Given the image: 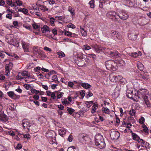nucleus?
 Instances as JSON below:
<instances>
[{
    "instance_id": "f257e3e1",
    "label": "nucleus",
    "mask_w": 151,
    "mask_h": 151,
    "mask_svg": "<svg viewBox=\"0 0 151 151\" xmlns=\"http://www.w3.org/2000/svg\"><path fill=\"white\" fill-rule=\"evenodd\" d=\"M95 143L96 146H99V147L101 148L105 146L103 137L100 134H97L95 136Z\"/></svg>"
},
{
    "instance_id": "f03ea898",
    "label": "nucleus",
    "mask_w": 151,
    "mask_h": 151,
    "mask_svg": "<svg viewBox=\"0 0 151 151\" xmlns=\"http://www.w3.org/2000/svg\"><path fill=\"white\" fill-rule=\"evenodd\" d=\"M105 64L106 68L108 70H111L113 71L116 70V64L113 60H108L105 62Z\"/></svg>"
},
{
    "instance_id": "7ed1b4c3",
    "label": "nucleus",
    "mask_w": 151,
    "mask_h": 151,
    "mask_svg": "<svg viewBox=\"0 0 151 151\" xmlns=\"http://www.w3.org/2000/svg\"><path fill=\"white\" fill-rule=\"evenodd\" d=\"M107 16L114 22H119V20H118V18H117V12L114 11H109L106 14Z\"/></svg>"
},
{
    "instance_id": "20e7f679",
    "label": "nucleus",
    "mask_w": 151,
    "mask_h": 151,
    "mask_svg": "<svg viewBox=\"0 0 151 151\" xmlns=\"http://www.w3.org/2000/svg\"><path fill=\"white\" fill-rule=\"evenodd\" d=\"M128 14L125 12L119 10L117 12V18L119 17L123 20H126L128 18Z\"/></svg>"
},
{
    "instance_id": "39448f33",
    "label": "nucleus",
    "mask_w": 151,
    "mask_h": 151,
    "mask_svg": "<svg viewBox=\"0 0 151 151\" xmlns=\"http://www.w3.org/2000/svg\"><path fill=\"white\" fill-rule=\"evenodd\" d=\"M110 34L111 38L115 40H120L122 39V36L120 33L117 31L112 30Z\"/></svg>"
},
{
    "instance_id": "423d86ee",
    "label": "nucleus",
    "mask_w": 151,
    "mask_h": 151,
    "mask_svg": "<svg viewBox=\"0 0 151 151\" xmlns=\"http://www.w3.org/2000/svg\"><path fill=\"white\" fill-rule=\"evenodd\" d=\"M148 92L146 89H140L137 92V99H141L142 97L145 95H147L148 94Z\"/></svg>"
},
{
    "instance_id": "0eeeda50",
    "label": "nucleus",
    "mask_w": 151,
    "mask_h": 151,
    "mask_svg": "<svg viewBox=\"0 0 151 151\" xmlns=\"http://www.w3.org/2000/svg\"><path fill=\"white\" fill-rule=\"evenodd\" d=\"M126 95L127 97L134 101H135V99H137L136 93L133 92V91L128 90L127 91Z\"/></svg>"
},
{
    "instance_id": "6e6552de",
    "label": "nucleus",
    "mask_w": 151,
    "mask_h": 151,
    "mask_svg": "<svg viewBox=\"0 0 151 151\" xmlns=\"http://www.w3.org/2000/svg\"><path fill=\"white\" fill-rule=\"evenodd\" d=\"M110 137L113 139H117L119 137V133L114 130H111L110 132Z\"/></svg>"
},
{
    "instance_id": "1a4fd4ad",
    "label": "nucleus",
    "mask_w": 151,
    "mask_h": 151,
    "mask_svg": "<svg viewBox=\"0 0 151 151\" xmlns=\"http://www.w3.org/2000/svg\"><path fill=\"white\" fill-rule=\"evenodd\" d=\"M78 137V139L81 142H83L85 141H86L88 139V135L83 133L79 134Z\"/></svg>"
},
{
    "instance_id": "9d476101",
    "label": "nucleus",
    "mask_w": 151,
    "mask_h": 151,
    "mask_svg": "<svg viewBox=\"0 0 151 151\" xmlns=\"http://www.w3.org/2000/svg\"><path fill=\"white\" fill-rule=\"evenodd\" d=\"M22 124L24 129H27L29 131V127L31 126V124L29 121L26 119H23L22 121Z\"/></svg>"
},
{
    "instance_id": "9b49d317",
    "label": "nucleus",
    "mask_w": 151,
    "mask_h": 151,
    "mask_svg": "<svg viewBox=\"0 0 151 151\" xmlns=\"http://www.w3.org/2000/svg\"><path fill=\"white\" fill-rule=\"evenodd\" d=\"M109 79L110 81L112 82H117L118 81V78L120 77V76H116L113 75H111L109 76Z\"/></svg>"
},
{
    "instance_id": "f8f14e48",
    "label": "nucleus",
    "mask_w": 151,
    "mask_h": 151,
    "mask_svg": "<svg viewBox=\"0 0 151 151\" xmlns=\"http://www.w3.org/2000/svg\"><path fill=\"white\" fill-rule=\"evenodd\" d=\"M131 133L132 136V139L134 140L137 141L138 143H139L140 142V141H139L140 139V137L138 136L136 134L133 133L132 131H131L130 132Z\"/></svg>"
},
{
    "instance_id": "ddd939ff",
    "label": "nucleus",
    "mask_w": 151,
    "mask_h": 151,
    "mask_svg": "<svg viewBox=\"0 0 151 151\" xmlns=\"http://www.w3.org/2000/svg\"><path fill=\"white\" fill-rule=\"evenodd\" d=\"M22 45L25 52H28L29 51V44L24 42H22Z\"/></svg>"
},
{
    "instance_id": "4468645a",
    "label": "nucleus",
    "mask_w": 151,
    "mask_h": 151,
    "mask_svg": "<svg viewBox=\"0 0 151 151\" xmlns=\"http://www.w3.org/2000/svg\"><path fill=\"white\" fill-rule=\"evenodd\" d=\"M0 120H1L3 122L6 123L7 122L8 118L7 116L3 113L2 114H0Z\"/></svg>"
},
{
    "instance_id": "2eb2a0df",
    "label": "nucleus",
    "mask_w": 151,
    "mask_h": 151,
    "mask_svg": "<svg viewBox=\"0 0 151 151\" xmlns=\"http://www.w3.org/2000/svg\"><path fill=\"white\" fill-rule=\"evenodd\" d=\"M7 94L11 98L15 99L17 98V95L14 94L13 91H9L7 93Z\"/></svg>"
},
{
    "instance_id": "dca6fc26",
    "label": "nucleus",
    "mask_w": 151,
    "mask_h": 151,
    "mask_svg": "<svg viewBox=\"0 0 151 151\" xmlns=\"http://www.w3.org/2000/svg\"><path fill=\"white\" fill-rule=\"evenodd\" d=\"M22 76H24L25 78H30V74L28 71H24L21 73Z\"/></svg>"
},
{
    "instance_id": "f3484780",
    "label": "nucleus",
    "mask_w": 151,
    "mask_h": 151,
    "mask_svg": "<svg viewBox=\"0 0 151 151\" xmlns=\"http://www.w3.org/2000/svg\"><path fill=\"white\" fill-rule=\"evenodd\" d=\"M42 32L43 33H45L47 31L50 32L49 27L46 25H44L43 27L41 28Z\"/></svg>"
},
{
    "instance_id": "a211bd4d",
    "label": "nucleus",
    "mask_w": 151,
    "mask_h": 151,
    "mask_svg": "<svg viewBox=\"0 0 151 151\" xmlns=\"http://www.w3.org/2000/svg\"><path fill=\"white\" fill-rule=\"evenodd\" d=\"M58 133L62 137L65 135L66 133L65 129L64 128H62L58 130Z\"/></svg>"
},
{
    "instance_id": "6ab92c4d",
    "label": "nucleus",
    "mask_w": 151,
    "mask_h": 151,
    "mask_svg": "<svg viewBox=\"0 0 151 151\" xmlns=\"http://www.w3.org/2000/svg\"><path fill=\"white\" fill-rule=\"evenodd\" d=\"M128 37L129 39L133 40L137 39V35L133 34H130L128 35Z\"/></svg>"
},
{
    "instance_id": "aec40b11",
    "label": "nucleus",
    "mask_w": 151,
    "mask_h": 151,
    "mask_svg": "<svg viewBox=\"0 0 151 151\" xmlns=\"http://www.w3.org/2000/svg\"><path fill=\"white\" fill-rule=\"evenodd\" d=\"M105 48L100 47L98 48L95 49V50L97 53H101L104 52V51L105 50Z\"/></svg>"
},
{
    "instance_id": "412c9836",
    "label": "nucleus",
    "mask_w": 151,
    "mask_h": 151,
    "mask_svg": "<svg viewBox=\"0 0 151 151\" xmlns=\"http://www.w3.org/2000/svg\"><path fill=\"white\" fill-rule=\"evenodd\" d=\"M138 69L140 71H142L144 68L143 65L140 62H138L137 63Z\"/></svg>"
},
{
    "instance_id": "4be33fe9",
    "label": "nucleus",
    "mask_w": 151,
    "mask_h": 151,
    "mask_svg": "<svg viewBox=\"0 0 151 151\" xmlns=\"http://www.w3.org/2000/svg\"><path fill=\"white\" fill-rule=\"evenodd\" d=\"M97 108V104L96 103V104H94V105H93L92 107L91 113L92 114L94 113L96 111V109Z\"/></svg>"
},
{
    "instance_id": "5701e85b",
    "label": "nucleus",
    "mask_w": 151,
    "mask_h": 151,
    "mask_svg": "<svg viewBox=\"0 0 151 151\" xmlns=\"http://www.w3.org/2000/svg\"><path fill=\"white\" fill-rule=\"evenodd\" d=\"M87 59L85 58H83L80 61L81 65H78L79 66H82L87 64Z\"/></svg>"
},
{
    "instance_id": "b1692460",
    "label": "nucleus",
    "mask_w": 151,
    "mask_h": 151,
    "mask_svg": "<svg viewBox=\"0 0 151 151\" xmlns=\"http://www.w3.org/2000/svg\"><path fill=\"white\" fill-rule=\"evenodd\" d=\"M81 86L84 88L86 89L90 88L91 86L90 85L86 83H82Z\"/></svg>"
},
{
    "instance_id": "393cba45",
    "label": "nucleus",
    "mask_w": 151,
    "mask_h": 151,
    "mask_svg": "<svg viewBox=\"0 0 151 151\" xmlns=\"http://www.w3.org/2000/svg\"><path fill=\"white\" fill-rule=\"evenodd\" d=\"M60 5L59 4H55L54 6L53 10H55L56 12H59L60 11Z\"/></svg>"
},
{
    "instance_id": "a878e982",
    "label": "nucleus",
    "mask_w": 151,
    "mask_h": 151,
    "mask_svg": "<svg viewBox=\"0 0 151 151\" xmlns=\"http://www.w3.org/2000/svg\"><path fill=\"white\" fill-rule=\"evenodd\" d=\"M18 12H20L23 13L24 14H27L28 12V10L27 9L25 8L19 9L18 10Z\"/></svg>"
},
{
    "instance_id": "bb28decb",
    "label": "nucleus",
    "mask_w": 151,
    "mask_h": 151,
    "mask_svg": "<svg viewBox=\"0 0 151 151\" xmlns=\"http://www.w3.org/2000/svg\"><path fill=\"white\" fill-rule=\"evenodd\" d=\"M95 1L94 0H91L90 1L88 4L90 5V6L91 8L93 9L95 7V4H94Z\"/></svg>"
},
{
    "instance_id": "cd10ccee",
    "label": "nucleus",
    "mask_w": 151,
    "mask_h": 151,
    "mask_svg": "<svg viewBox=\"0 0 151 151\" xmlns=\"http://www.w3.org/2000/svg\"><path fill=\"white\" fill-rule=\"evenodd\" d=\"M118 54V52L117 51H112V53H111L110 56L111 57L114 58V57H115L117 55L119 56Z\"/></svg>"
},
{
    "instance_id": "c85d7f7f",
    "label": "nucleus",
    "mask_w": 151,
    "mask_h": 151,
    "mask_svg": "<svg viewBox=\"0 0 151 151\" xmlns=\"http://www.w3.org/2000/svg\"><path fill=\"white\" fill-rule=\"evenodd\" d=\"M68 11L70 12L72 16H74L75 15L74 10L73 8L71 6H69L68 9Z\"/></svg>"
},
{
    "instance_id": "c756f323",
    "label": "nucleus",
    "mask_w": 151,
    "mask_h": 151,
    "mask_svg": "<svg viewBox=\"0 0 151 151\" xmlns=\"http://www.w3.org/2000/svg\"><path fill=\"white\" fill-rule=\"evenodd\" d=\"M129 55H130L134 58H136L139 56V55L136 52H132L128 54Z\"/></svg>"
},
{
    "instance_id": "7c9ffc66",
    "label": "nucleus",
    "mask_w": 151,
    "mask_h": 151,
    "mask_svg": "<svg viewBox=\"0 0 151 151\" xmlns=\"http://www.w3.org/2000/svg\"><path fill=\"white\" fill-rule=\"evenodd\" d=\"M67 151H78V150L74 146H72L68 148Z\"/></svg>"
},
{
    "instance_id": "2f4dec72",
    "label": "nucleus",
    "mask_w": 151,
    "mask_h": 151,
    "mask_svg": "<svg viewBox=\"0 0 151 151\" xmlns=\"http://www.w3.org/2000/svg\"><path fill=\"white\" fill-rule=\"evenodd\" d=\"M104 52H105L106 54L108 55H110L111 53H112V51H111L110 49L105 48V49L104 51Z\"/></svg>"
},
{
    "instance_id": "473e14b6",
    "label": "nucleus",
    "mask_w": 151,
    "mask_h": 151,
    "mask_svg": "<svg viewBox=\"0 0 151 151\" xmlns=\"http://www.w3.org/2000/svg\"><path fill=\"white\" fill-rule=\"evenodd\" d=\"M57 93V98L58 99H60L63 95V93L62 92H61L59 91L55 92Z\"/></svg>"
},
{
    "instance_id": "72a5a7b5",
    "label": "nucleus",
    "mask_w": 151,
    "mask_h": 151,
    "mask_svg": "<svg viewBox=\"0 0 151 151\" xmlns=\"http://www.w3.org/2000/svg\"><path fill=\"white\" fill-rule=\"evenodd\" d=\"M52 79L53 81H55V83H59V82L58 81L57 76L56 75H54L52 78Z\"/></svg>"
},
{
    "instance_id": "f704fd0d",
    "label": "nucleus",
    "mask_w": 151,
    "mask_h": 151,
    "mask_svg": "<svg viewBox=\"0 0 151 151\" xmlns=\"http://www.w3.org/2000/svg\"><path fill=\"white\" fill-rule=\"evenodd\" d=\"M102 111L106 114H109V110L107 108L103 107L102 109Z\"/></svg>"
},
{
    "instance_id": "c9c22d12",
    "label": "nucleus",
    "mask_w": 151,
    "mask_h": 151,
    "mask_svg": "<svg viewBox=\"0 0 151 151\" xmlns=\"http://www.w3.org/2000/svg\"><path fill=\"white\" fill-rule=\"evenodd\" d=\"M67 110L68 111L69 113L70 114H72L75 111V110L74 109L69 107L67 108Z\"/></svg>"
},
{
    "instance_id": "e433bc0d",
    "label": "nucleus",
    "mask_w": 151,
    "mask_h": 151,
    "mask_svg": "<svg viewBox=\"0 0 151 151\" xmlns=\"http://www.w3.org/2000/svg\"><path fill=\"white\" fill-rule=\"evenodd\" d=\"M93 103V102L92 101H86V106L87 107L89 108L92 105V104Z\"/></svg>"
},
{
    "instance_id": "4c0bfd02",
    "label": "nucleus",
    "mask_w": 151,
    "mask_h": 151,
    "mask_svg": "<svg viewBox=\"0 0 151 151\" xmlns=\"http://www.w3.org/2000/svg\"><path fill=\"white\" fill-rule=\"evenodd\" d=\"M57 54L60 58L63 57L65 56V54L62 52H59L57 53Z\"/></svg>"
},
{
    "instance_id": "58836bf2",
    "label": "nucleus",
    "mask_w": 151,
    "mask_h": 151,
    "mask_svg": "<svg viewBox=\"0 0 151 151\" xmlns=\"http://www.w3.org/2000/svg\"><path fill=\"white\" fill-rule=\"evenodd\" d=\"M40 9L44 12L47 11L48 10V9L45 6L43 5L41 6Z\"/></svg>"
},
{
    "instance_id": "ea45409f",
    "label": "nucleus",
    "mask_w": 151,
    "mask_h": 151,
    "mask_svg": "<svg viewBox=\"0 0 151 151\" xmlns=\"http://www.w3.org/2000/svg\"><path fill=\"white\" fill-rule=\"evenodd\" d=\"M40 50H39L37 49H35L33 50V52L34 54L35 55H36L37 56H39V51H40Z\"/></svg>"
},
{
    "instance_id": "a19ab883",
    "label": "nucleus",
    "mask_w": 151,
    "mask_h": 151,
    "mask_svg": "<svg viewBox=\"0 0 151 151\" xmlns=\"http://www.w3.org/2000/svg\"><path fill=\"white\" fill-rule=\"evenodd\" d=\"M15 2L17 4V6H21L22 5V1L19 0H16Z\"/></svg>"
},
{
    "instance_id": "79ce46f5",
    "label": "nucleus",
    "mask_w": 151,
    "mask_h": 151,
    "mask_svg": "<svg viewBox=\"0 0 151 151\" xmlns=\"http://www.w3.org/2000/svg\"><path fill=\"white\" fill-rule=\"evenodd\" d=\"M38 52H39V56H41L42 57H45V53L42 51L40 50Z\"/></svg>"
},
{
    "instance_id": "37998d69",
    "label": "nucleus",
    "mask_w": 151,
    "mask_h": 151,
    "mask_svg": "<svg viewBox=\"0 0 151 151\" xmlns=\"http://www.w3.org/2000/svg\"><path fill=\"white\" fill-rule=\"evenodd\" d=\"M21 75H22L21 73H19L18 75L16 77V79L17 80H20L23 79L24 78L21 77Z\"/></svg>"
},
{
    "instance_id": "c03bdc74",
    "label": "nucleus",
    "mask_w": 151,
    "mask_h": 151,
    "mask_svg": "<svg viewBox=\"0 0 151 151\" xmlns=\"http://www.w3.org/2000/svg\"><path fill=\"white\" fill-rule=\"evenodd\" d=\"M32 26L33 28L35 29H37L40 28V25H37L36 23H34L33 24Z\"/></svg>"
},
{
    "instance_id": "a18cd8bd",
    "label": "nucleus",
    "mask_w": 151,
    "mask_h": 151,
    "mask_svg": "<svg viewBox=\"0 0 151 151\" xmlns=\"http://www.w3.org/2000/svg\"><path fill=\"white\" fill-rule=\"evenodd\" d=\"M67 27L68 28H72L73 29H74L76 28V26L75 25L71 23H69L68 24Z\"/></svg>"
},
{
    "instance_id": "49530a36",
    "label": "nucleus",
    "mask_w": 151,
    "mask_h": 151,
    "mask_svg": "<svg viewBox=\"0 0 151 151\" xmlns=\"http://www.w3.org/2000/svg\"><path fill=\"white\" fill-rule=\"evenodd\" d=\"M135 113V111L133 109H132V110H130L129 111V114L130 115L133 116L134 115Z\"/></svg>"
},
{
    "instance_id": "de8ad7c7",
    "label": "nucleus",
    "mask_w": 151,
    "mask_h": 151,
    "mask_svg": "<svg viewBox=\"0 0 151 151\" xmlns=\"http://www.w3.org/2000/svg\"><path fill=\"white\" fill-rule=\"evenodd\" d=\"M73 137L72 135H70L68 138L67 139V140L69 142H71L73 140Z\"/></svg>"
},
{
    "instance_id": "09e8293b",
    "label": "nucleus",
    "mask_w": 151,
    "mask_h": 151,
    "mask_svg": "<svg viewBox=\"0 0 151 151\" xmlns=\"http://www.w3.org/2000/svg\"><path fill=\"white\" fill-rule=\"evenodd\" d=\"M62 103L65 105H67L69 104V102L67 99H65L63 101H62Z\"/></svg>"
},
{
    "instance_id": "8fccbe9b",
    "label": "nucleus",
    "mask_w": 151,
    "mask_h": 151,
    "mask_svg": "<svg viewBox=\"0 0 151 151\" xmlns=\"http://www.w3.org/2000/svg\"><path fill=\"white\" fill-rule=\"evenodd\" d=\"M12 45H14V46L18 47L19 46V42H17V41L16 42H13L12 44Z\"/></svg>"
},
{
    "instance_id": "3c124183",
    "label": "nucleus",
    "mask_w": 151,
    "mask_h": 151,
    "mask_svg": "<svg viewBox=\"0 0 151 151\" xmlns=\"http://www.w3.org/2000/svg\"><path fill=\"white\" fill-rule=\"evenodd\" d=\"M81 33L82 36L85 37L87 35V31H81Z\"/></svg>"
},
{
    "instance_id": "603ef678",
    "label": "nucleus",
    "mask_w": 151,
    "mask_h": 151,
    "mask_svg": "<svg viewBox=\"0 0 151 151\" xmlns=\"http://www.w3.org/2000/svg\"><path fill=\"white\" fill-rule=\"evenodd\" d=\"M145 119L143 117H141L139 120V123L141 124H142L144 123L145 121Z\"/></svg>"
},
{
    "instance_id": "864d4df0",
    "label": "nucleus",
    "mask_w": 151,
    "mask_h": 151,
    "mask_svg": "<svg viewBox=\"0 0 151 151\" xmlns=\"http://www.w3.org/2000/svg\"><path fill=\"white\" fill-rule=\"evenodd\" d=\"M83 46L84 47V49L85 50H88L91 49L90 46L88 45H84Z\"/></svg>"
},
{
    "instance_id": "5fc2aeb1",
    "label": "nucleus",
    "mask_w": 151,
    "mask_h": 151,
    "mask_svg": "<svg viewBox=\"0 0 151 151\" xmlns=\"http://www.w3.org/2000/svg\"><path fill=\"white\" fill-rule=\"evenodd\" d=\"M24 86L25 88L27 90H29L31 88V86L29 84H25Z\"/></svg>"
},
{
    "instance_id": "6e6d98bb",
    "label": "nucleus",
    "mask_w": 151,
    "mask_h": 151,
    "mask_svg": "<svg viewBox=\"0 0 151 151\" xmlns=\"http://www.w3.org/2000/svg\"><path fill=\"white\" fill-rule=\"evenodd\" d=\"M50 23L53 24L54 23V22L55 21V19L54 18L51 17L50 18Z\"/></svg>"
},
{
    "instance_id": "4d7b16f0",
    "label": "nucleus",
    "mask_w": 151,
    "mask_h": 151,
    "mask_svg": "<svg viewBox=\"0 0 151 151\" xmlns=\"http://www.w3.org/2000/svg\"><path fill=\"white\" fill-rule=\"evenodd\" d=\"M89 55L90 56V57H92L94 60H96V56L95 54H89Z\"/></svg>"
},
{
    "instance_id": "13d9d810",
    "label": "nucleus",
    "mask_w": 151,
    "mask_h": 151,
    "mask_svg": "<svg viewBox=\"0 0 151 151\" xmlns=\"http://www.w3.org/2000/svg\"><path fill=\"white\" fill-rule=\"evenodd\" d=\"M80 94L81 95V96L82 97V98H83L85 95V93L84 91H81L80 92Z\"/></svg>"
},
{
    "instance_id": "bf43d9fd",
    "label": "nucleus",
    "mask_w": 151,
    "mask_h": 151,
    "mask_svg": "<svg viewBox=\"0 0 151 151\" xmlns=\"http://www.w3.org/2000/svg\"><path fill=\"white\" fill-rule=\"evenodd\" d=\"M24 137L25 138H26L27 139H30V135L29 134H25L24 135Z\"/></svg>"
},
{
    "instance_id": "052dcab7",
    "label": "nucleus",
    "mask_w": 151,
    "mask_h": 151,
    "mask_svg": "<svg viewBox=\"0 0 151 151\" xmlns=\"http://www.w3.org/2000/svg\"><path fill=\"white\" fill-rule=\"evenodd\" d=\"M22 147L21 144L20 143H19L17 145L16 148L17 149H20L22 148Z\"/></svg>"
},
{
    "instance_id": "680f3d73",
    "label": "nucleus",
    "mask_w": 151,
    "mask_h": 151,
    "mask_svg": "<svg viewBox=\"0 0 151 151\" xmlns=\"http://www.w3.org/2000/svg\"><path fill=\"white\" fill-rule=\"evenodd\" d=\"M10 71L9 70H6L5 71V74L6 76H9L10 75Z\"/></svg>"
},
{
    "instance_id": "e2e57ef3",
    "label": "nucleus",
    "mask_w": 151,
    "mask_h": 151,
    "mask_svg": "<svg viewBox=\"0 0 151 151\" xmlns=\"http://www.w3.org/2000/svg\"><path fill=\"white\" fill-rule=\"evenodd\" d=\"M48 1L50 5H53L55 3V1L54 0H49Z\"/></svg>"
},
{
    "instance_id": "0e129e2a",
    "label": "nucleus",
    "mask_w": 151,
    "mask_h": 151,
    "mask_svg": "<svg viewBox=\"0 0 151 151\" xmlns=\"http://www.w3.org/2000/svg\"><path fill=\"white\" fill-rule=\"evenodd\" d=\"M58 108L59 109V110H63L64 108V106H63L61 104L58 105Z\"/></svg>"
},
{
    "instance_id": "69168bd1",
    "label": "nucleus",
    "mask_w": 151,
    "mask_h": 151,
    "mask_svg": "<svg viewBox=\"0 0 151 151\" xmlns=\"http://www.w3.org/2000/svg\"><path fill=\"white\" fill-rule=\"evenodd\" d=\"M53 34L54 35H56L57 33V31L56 29H52V30Z\"/></svg>"
},
{
    "instance_id": "338daca9",
    "label": "nucleus",
    "mask_w": 151,
    "mask_h": 151,
    "mask_svg": "<svg viewBox=\"0 0 151 151\" xmlns=\"http://www.w3.org/2000/svg\"><path fill=\"white\" fill-rule=\"evenodd\" d=\"M43 49L45 50H46V51H48L49 52H51L52 51V50L51 49H50L46 46L44 47Z\"/></svg>"
},
{
    "instance_id": "774afa93",
    "label": "nucleus",
    "mask_w": 151,
    "mask_h": 151,
    "mask_svg": "<svg viewBox=\"0 0 151 151\" xmlns=\"http://www.w3.org/2000/svg\"><path fill=\"white\" fill-rule=\"evenodd\" d=\"M6 17L7 18L9 19H12V14H7L6 16Z\"/></svg>"
}]
</instances>
